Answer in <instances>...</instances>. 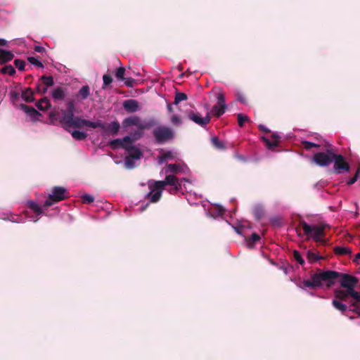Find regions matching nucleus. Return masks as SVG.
Returning <instances> with one entry per match:
<instances>
[{"label": "nucleus", "mask_w": 360, "mask_h": 360, "mask_svg": "<svg viewBox=\"0 0 360 360\" xmlns=\"http://www.w3.org/2000/svg\"><path fill=\"white\" fill-rule=\"evenodd\" d=\"M340 273L335 271H322L319 269L317 272L311 275V280H304L303 285L305 288H315L326 285L328 287L333 285L339 278Z\"/></svg>", "instance_id": "obj_1"}, {"label": "nucleus", "mask_w": 360, "mask_h": 360, "mask_svg": "<svg viewBox=\"0 0 360 360\" xmlns=\"http://www.w3.org/2000/svg\"><path fill=\"white\" fill-rule=\"evenodd\" d=\"M299 227H301L305 236L307 238H312L315 242L325 243V240L323 239L325 237V229L329 227L328 224H321L311 226L308 224L305 221L300 220L299 222Z\"/></svg>", "instance_id": "obj_2"}, {"label": "nucleus", "mask_w": 360, "mask_h": 360, "mask_svg": "<svg viewBox=\"0 0 360 360\" xmlns=\"http://www.w3.org/2000/svg\"><path fill=\"white\" fill-rule=\"evenodd\" d=\"M153 135L156 143L162 144L173 140L175 136V133L170 127L161 125L153 129Z\"/></svg>", "instance_id": "obj_3"}, {"label": "nucleus", "mask_w": 360, "mask_h": 360, "mask_svg": "<svg viewBox=\"0 0 360 360\" xmlns=\"http://www.w3.org/2000/svg\"><path fill=\"white\" fill-rule=\"evenodd\" d=\"M335 148L328 145L326 152H319L314 155L313 162L320 167H328L332 163V156L334 154Z\"/></svg>", "instance_id": "obj_4"}, {"label": "nucleus", "mask_w": 360, "mask_h": 360, "mask_svg": "<svg viewBox=\"0 0 360 360\" xmlns=\"http://www.w3.org/2000/svg\"><path fill=\"white\" fill-rule=\"evenodd\" d=\"M68 197L67 190L61 186H54L52 193L49 194L48 198L44 202V207L47 208L56 202H58L66 199Z\"/></svg>", "instance_id": "obj_5"}, {"label": "nucleus", "mask_w": 360, "mask_h": 360, "mask_svg": "<svg viewBox=\"0 0 360 360\" xmlns=\"http://www.w3.org/2000/svg\"><path fill=\"white\" fill-rule=\"evenodd\" d=\"M332 158V162L334 163L333 172L335 174H342L349 172L350 166L349 163L342 155L337 154L336 150H335Z\"/></svg>", "instance_id": "obj_6"}, {"label": "nucleus", "mask_w": 360, "mask_h": 360, "mask_svg": "<svg viewBox=\"0 0 360 360\" xmlns=\"http://www.w3.org/2000/svg\"><path fill=\"white\" fill-rule=\"evenodd\" d=\"M84 126L96 129L98 127L101 126L99 123H96V122H91L88 120L82 119L79 117L75 116L74 119L70 122V124L66 127H72V128H82ZM68 130L67 129H65Z\"/></svg>", "instance_id": "obj_7"}, {"label": "nucleus", "mask_w": 360, "mask_h": 360, "mask_svg": "<svg viewBox=\"0 0 360 360\" xmlns=\"http://www.w3.org/2000/svg\"><path fill=\"white\" fill-rule=\"evenodd\" d=\"M339 279L341 286L349 290V291L354 289L355 285L359 282V280L356 277L347 274L340 273Z\"/></svg>", "instance_id": "obj_8"}, {"label": "nucleus", "mask_w": 360, "mask_h": 360, "mask_svg": "<svg viewBox=\"0 0 360 360\" xmlns=\"http://www.w3.org/2000/svg\"><path fill=\"white\" fill-rule=\"evenodd\" d=\"M96 123H99L101 125L97 128L101 129L103 131L112 136H116L120 128V124L117 121H113L109 124L103 123L101 120L96 121Z\"/></svg>", "instance_id": "obj_9"}, {"label": "nucleus", "mask_w": 360, "mask_h": 360, "mask_svg": "<svg viewBox=\"0 0 360 360\" xmlns=\"http://www.w3.org/2000/svg\"><path fill=\"white\" fill-rule=\"evenodd\" d=\"M188 117L201 127L206 126L210 122V112H207L205 117H202L198 113L190 112L188 113Z\"/></svg>", "instance_id": "obj_10"}, {"label": "nucleus", "mask_w": 360, "mask_h": 360, "mask_svg": "<svg viewBox=\"0 0 360 360\" xmlns=\"http://www.w3.org/2000/svg\"><path fill=\"white\" fill-rule=\"evenodd\" d=\"M19 108L23 110L31 119L34 121L38 120L39 117L41 115L35 108L32 106L27 105L24 103L19 105Z\"/></svg>", "instance_id": "obj_11"}, {"label": "nucleus", "mask_w": 360, "mask_h": 360, "mask_svg": "<svg viewBox=\"0 0 360 360\" xmlns=\"http://www.w3.org/2000/svg\"><path fill=\"white\" fill-rule=\"evenodd\" d=\"M123 107L128 112H135L140 110L139 102L134 99L126 100L123 103Z\"/></svg>", "instance_id": "obj_12"}, {"label": "nucleus", "mask_w": 360, "mask_h": 360, "mask_svg": "<svg viewBox=\"0 0 360 360\" xmlns=\"http://www.w3.org/2000/svg\"><path fill=\"white\" fill-rule=\"evenodd\" d=\"M271 139L272 141L265 136L262 137V141L265 143L268 149H273L274 148L277 147L278 146L281 136L277 133H273L271 134Z\"/></svg>", "instance_id": "obj_13"}, {"label": "nucleus", "mask_w": 360, "mask_h": 360, "mask_svg": "<svg viewBox=\"0 0 360 360\" xmlns=\"http://www.w3.org/2000/svg\"><path fill=\"white\" fill-rule=\"evenodd\" d=\"M61 113L63 117L60 120V122L63 127L66 129V127L70 124V122L74 119L75 112L65 110L63 109L61 110Z\"/></svg>", "instance_id": "obj_14"}, {"label": "nucleus", "mask_w": 360, "mask_h": 360, "mask_svg": "<svg viewBox=\"0 0 360 360\" xmlns=\"http://www.w3.org/2000/svg\"><path fill=\"white\" fill-rule=\"evenodd\" d=\"M126 150L128 152L127 156L134 160H139L143 155L142 151L134 146H128Z\"/></svg>", "instance_id": "obj_15"}, {"label": "nucleus", "mask_w": 360, "mask_h": 360, "mask_svg": "<svg viewBox=\"0 0 360 360\" xmlns=\"http://www.w3.org/2000/svg\"><path fill=\"white\" fill-rule=\"evenodd\" d=\"M51 96L55 101H62L65 97V91L63 88L58 86L51 91Z\"/></svg>", "instance_id": "obj_16"}, {"label": "nucleus", "mask_w": 360, "mask_h": 360, "mask_svg": "<svg viewBox=\"0 0 360 360\" xmlns=\"http://www.w3.org/2000/svg\"><path fill=\"white\" fill-rule=\"evenodd\" d=\"M158 123L154 119H150L148 120L143 121L140 123L139 122L138 129L141 131L146 129H150L152 127L156 126Z\"/></svg>", "instance_id": "obj_17"}, {"label": "nucleus", "mask_w": 360, "mask_h": 360, "mask_svg": "<svg viewBox=\"0 0 360 360\" xmlns=\"http://www.w3.org/2000/svg\"><path fill=\"white\" fill-rule=\"evenodd\" d=\"M14 58V54L10 51H0V64L3 65L11 61Z\"/></svg>", "instance_id": "obj_18"}, {"label": "nucleus", "mask_w": 360, "mask_h": 360, "mask_svg": "<svg viewBox=\"0 0 360 360\" xmlns=\"http://www.w3.org/2000/svg\"><path fill=\"white\" fill-rule=\"evenodd\" d=\"M335 297L342 301H346L349 297H350V291L346 290H335L334 292Z\"/></svg>", "instance_id": "obj_19"}, {"label": "nucleus", "mask_w": 360, "mask_h": 360, "mask_svg": "<svg viewBox=\"0 0 360 360\" xmlns=\"http://www.w3.org/2000/svg\"><path fill=\"white\" fill-rule=\"evenodd\" d=\"M36 106L39 110L44 111L51 108V103L47 97H44L36 103Z\"/></svg>", "instance_id": "obj_20"}, {"label": "nucleus", "mask_w": 360, "mask_h": 360, "mask_svg": "<svg viewBox=\"0 0 360 360\" xmlns=\"http://www.w3.org/2000/svg\"><path fill=\"white\" fill-rule=\"evenodd\" d=\"M22 98L25 102L32 103L34 101V91L31 88H26L22 91Z\"/></svg>", "instance_id": "obj_21"}, {"label": "nucleus", "mask_w": 360, "mask_h": 360, "mask_svg": "<svg viewBox=\"0 0 360 360\" xmlns=\"http://www.w3.org/2000/svg\"><path fill=\"white\" fill-rule=\"evenodd\" d=\"M140 122V118L139 117H127L124 120L122 124L123 127H127L130 126H137L139 125V122Z\"/></svg>", "instance_id": "obj_22"}, {"label": "nucleus", "mask_w": 360, "mask_h": 360, "mask_svg": "<svg viewBox=\"0 0 360 360\" xmlns=\"http://www.w3.org/2000/svg\"><path fill=\"white\" fill-rule=\"evenodd\" d=\"M153 191H151L149 192L146 195V198L149 199L150 202H157L161 198L162 191H157L155 193H153Z\"/></svg>", "instance_id": "obj_23"}, {"label": "nucleus", "mask_w": 360, "mask_h": 360, "mask_svg": "<svg viewBox=\"0 0 360 360\" xmlns=\"http://www.w3.org/2000/svg\"><path fill=\"white\" fill-rule=\"evenodd\" d=\"M109 146L112 149H116V148L121 147L126 150V148L128 147V146L127 144H123V141H122V139H113V140L110 141L109 143Z\"/></svg>", "instance_id": "obj_24"}, {"label": "nucleus", "mask_w": 360, "mask_h": 360, "mask_svg": "<svg viewBox=\"0 0 360 360\" xmlns=\"http://www.w3.org/2000/svg\"><path fill=\"white\" fill-rule=\"evenodd\" d=\"M260 240V236L253 233L250 237L246 238V242L249 248H252L254 245Z\"/></svg>", "instance_id": "obj_25"}, {"label": "nucleus", "mask_w": 360, "mask_h": 360, "mask_svg": "<svg viewBox=\"0 0 360 360\" xmlns=\"http://www.w3.org/2000/svg\"><path fill=\"white\" fill-rule=\"evenodd\" d=\"M40 81L41 84L47 88L54 84L53 77L52 76L42 75L40 77Z\"/></svg>", "instance_id": "obj_26"}, {"label": "nucleus", "mask_w": 360, "mask_h": 360, "mask_svg": "<svg viewBox=\"0 0 360 360\" xmlns=\"http://www.w3.org/2000/svg\"><path fill=\"white\" fill-rule=\"evenodd\" d=\"M27 206L30 209H31L34 213H36L38 215L42 214L43 212L41 206H39L38 204H37L35 202L32 200H30L27 202Z\"/></svg>", "instance_id": "obj_27"}, {"label": "nucleus", "mask_w": 360, "mask_h": 360, "mask_svg": "<svg viewBox=\"0 0 360 360\" xmlns=\"http://www.w3.org/2000/svg\"><path fill=\"white\" fill-rule=\"evenodd\" d=\"M90 95V88L88 85L83 86L78 92V96L82 100H84Z\"/></svg>", "instance_id": "obj_28"}, {"label": "nucleus", "mask_w": 360, "mask_h": 360, "mask_svg": "<svg viewBox=\"0 0 360 360\" xmlns=\"http://www.w3.org/2000/svg\"><path fill=\"white\" fill-rule=\"evenodd\" d=\"M334 252L338 255H349L352 253V250L349 248L336 246L334 248Z\"/></svg>", "instance_id": "obj_29"}, {"label": "nucleus", "mask_w": 360, "mask_h": 360, "mask_svg": "<svg viewBox=\"0 0 360 360\" xmlns=\"http://www.w3.org/2000/svg\"><path fill=\"white\" fill-rule=\"evenodd\" d=\"M149 188L151 189V191H162L165 186V184L163 182V181H154L153 184H148Z\"/></svg>", "instance_id": "obj_30"}, {"label": "nucleus", "mask_w": 360, "mask_h": 360, "mask_svg": "<svg viewBox=\"0 0 360 360\" xmlns=\"http://www.w3.org/2000/svg\"><path fill=\"white\" fill-rule=\"evenodd\" d=\"M211 142L214 147L218 150H225L226 146H224V143L221 141L218 137L214 136L211 139Z\"/></svg>", "instance_id": "obj_31"}, {"label": "nucleus", "mask_w": 360, "mask_h": 360, "mask_svg": "<svg viewBox=\"0 0 360 360\" xmlns=\"http://www.w3.org/2000/svg\"><path fill=\"white\" fill-rule=\"evenodd\" d=\"M72 136L77 141H82L86 139L87 134L83 131L75 130L71 133Z\"/></svg>", "instance_id": "obj_32"}, {"label": "nucleus", "mask_w": 360, "mask_h": 360, "mask_svg": "<svg viewBox=\"0 0 360 360\" xmlns=\"http://www.w3.org/2000/svg\"><path fill=\"white\" fill-rule=\"evenodd\" d=\"M163 182L165 184V186H174L179 184L178 179L174 175H167L165 180H163Z\"/></svg>", "instance_id": "obj_33"}, {"label": "nucleus", "mask_w": 360, "mask_h": 360, "mask_svg": "<svg viewBox=\"0 0 360 360\" xmlns=\"http://www.w3.org/2000/svg\"><path fill=\"white\" fill-rule=\"evenodd\" d=\"M225 110L226 108H222L219 106V105L216 104L212 107L211 112L214 116L219 117L225 112Z\"/></svg>", "instance_id": "obj_34"}, {"label": "nucleus", "mask_w": 360, "mask_h": 360, "mask_svg": "<svg viewBox=\"0 0 360 360\" xmlns=\"http://www.w3.org/2000/svg\"><path fill=\"white\" fill-rule=\"evenodd\" d=\"M332 304L336 309H338L342 312L345 311L347 309V307L346 304L342 303L341 302H340L337 300H333L332 302Z\"/></svg>", "instance_id": "obj_35"}, {"label": "nucleus", "mask_w": 360, "mask_h": 360, "mask_svg": "<svg viewBox=\"0 0 360 360\" xmlns=\"http://www.w3.org/2000/svg\"><path fill=\"white\" fill-rule=\"evenodd\" d=\"M187 99V95L184 93L176 91L175 94L174 104L177 105L181 101H186Z\"/></svg>", "instance_id": "obj_36"}, {"label": "nucleus", "mask_w": 360, "mask_h": 360, "mask_svg": "<svg viewBox=\"0 0 360 360\" xmlns=\"http://www.w3.org/2000/svg\"><path fill=\"white\" fill-rule=\"evenodd\" d=\"M253 214L257 219H261L264 215V209L260 206H256L253 210Z\"/></svg>", "instance_id": "obj_37"}, {"label": "nucleus", "mask_w": 360, "mask_h": 360, "mask_svg": "<svg viewBox=\"0 0 360 360\" xmlns=\"http://www.w3.org/2000/svg\"><path fill=\"white\" fill-rule=\"evenodd\" d=\"M0 72L3 74H8V75L12 76L15 73V70L12 65H8L3 67Z\"/></svg>", "instance_id": "obj_38"}, {"label": "nucleus", "mask_w": 360, "mask_h": 360, "mask_svg": "<svg viewBox=\"0 0 360 360\" xmlns=\"http://www.w3.org/2000/svg\"><path fill=\"white\" fill-rule=\"evenodd\" d=\"M307 259L309 261V262L313 263L318 261L319 259H323V257L317 255L312 251H308Z\"/></svg>", "instance_id": "obj_39"}, {"label": "nucleus", "mask_w": 360, "mask_h": 360, "mask_svg": "<svg viewBox=\"0 0 360 360\" xmlns=\"http://www.w3.org/2000/svg\"><path fill=\"white\" fill-rule=\"evenodd\" d=\"M217 105L219 106L226 108V102H225V96L223 92H219L217 96Z\"/></svg>", "instance_id": "obj_40"}, {"label": "nucleus", "mask_w": 360, "mask_h": 360, "mask_svg": "<svg viewBox=\"0 0 360 360\" xmlns=\"http://www.w3.org/2000/svg\"><path fill=\"white\" fill-rule=\"evenodd\" d=\"M237 118H238V125L240 127H243L244 123L245 122H249L250 121V118L248 117V116L245 115L241 114V113H239V114L237 115Z\"/></svg>", "instance_id": "obj_41"}, {"label": "nucleus", "mask_w": 360, "mask_h": 360, "mask_svg": "<svg viewBox=\"0 0 360 360\" xmlns=\"http://www.w3.org/2000/svg\"><path fill=\"white\" fill-rule=\"evenodd\" d=\"M302 145L304 147V149L309 150H311L312 148H319V145L308 141H303L302 142Z\"/></svg>", "instance_id": "obj_42"}, {"label": "nucleus", "mask_w": 360, "mask_h": 360, "mask_svg": "<svg viewBox=\"0 0 360 360\" xmlns=\"http://www.w3.org/2000/svg\"><path fill=\"white\" fill-rule=\"evenodd\" d=\"M124 73H125V68L123 67L119 68L115 73V77L118 80L124 81Z\"/></svg>", "instance_id": "obj_43"}, {"label": "nucleus", "mask_w": 360, "mask_h": 360, "mask_svg": "<svg viewBox=\"0 0 360 360\" xmlns=\"http://www.w3.org/2000/svg\"><path fill=\"white\" fill-rule=\"evenodd\" d=\"M9 96L11 98V101L13 104L19 100L20 98V92L17 91H11L9 93Z\"/></svg>", "instance_id": "obj_44"}, {"label": "nucleus", "mask_w": 360, "mask_h": 360, "mask_svg": "<svg viewBox=\"0 0 360 360\" xmlns=\"http://www.w3.org/2000/svg\"><path fill=\"white\" fill-rule=\"evenodd\" d=\"M14 65L20 71H24L25 67V62L20 59H15L14 60Z\"/></svg>", "instance_id": "obj_45"}, {"label": "nucleus", "mask_w": 360, "mask_h": 360, "mask_svg": "<svg viewBox=\"0 0 360 360\" xmlns=\"http://www.w3.org/2000/svg\"><path fill=\"white\" fill-rule=\"evenodd\" d=\"M125 167L127 169H133L135 167L134 160L127 156L124 160Z\"/></svg>", "instance_id": "obj_46"}, {"label": "nucleus", "mask_w": 360, "mask_h": 360, "mask_svg": "<svg viewBox=\"0 0 360 360\" xmlns=\"http://www.w3.org/2000/svg\"><path fill=\"white\" fill-rule=\"evenodd\" d=\"M173 158L172 153L171 151H167L164 153L162 155L159 157V162L162 163L167 159H171Z\"/></svg>", "instance_id": "obj_47"}, {"label": "nucleus", "mask_w": 360, "mask_h": 360, "mask_svg": "<svg viewBox=\"0 0 360 360\" xmlns=\"http://www.w3.org/2000/svg\"><path fill=\"white\" fill-rule=\"evenodd\" d=\"M349 296L353 298L354 300V302H356V304L357 303H360V292L355 291L354 289H352L350 290Z\"/></svg>", "instance_id": "obj_48"}, {"label": "nucleus", "mask_w": 360, "mask_h": 360, "mask_svg": "<svg viewBox=\"0 0 360 360\" xmlns=\"http://www.w3.org/2000/svg\"><path fill=\"white\" fill-rule=\"evenodd\" d=\"M27 60L38 68H44L43 63L34 57H28Z\"/></svg>", "instance_id": "obj_49"}, {"label": "nucleus", "mask_w": 360, "mask_h": 360, "mask_svg": "<svg viewBox=\"0 0 360 360\" xmlns=\"http://www.w3.org/2000/svg\"><path fill=\"white\" fill-rule=\"evenodd\" d=\"M65 110L75 112V104L73 100H69L66 103V109Z\"/></svg>", "instance_id": "obj_50"}, {"label": "nucleus", "mask_w": 360, "mask_h": 360, "mask_svg": "<svg viewBox=\"0 0 360 360\" xmlns=\"http://www.w3.org/2000/svg\"><path fill=\"white\" fill-rule=\"evenodd\" d=\"M103 88H105V86L109 85L112 82V77L110 75L105 74L103 76Z\"/></svg>", "instance_id": "obj_51"}, {"label": "nucleus", "mask_w": 360, "mask_h": 360, "mask_svg": "<svg viewBox=\"0 0 360 360\" xmlns=\"http://www.w3.org/2000/svg\"><path fill=\"white\" fill-rule=\"evenodd\" d=\"M82 200L83 203H91L94 200V198L89 194H84L82 196Z\"/></svg>", "instance_id": "obj_52"}, {"label": "nucleus", "mask_w": 360, "mask_h": 360, "mask_svg": "<svg viewBox=\"0 0 360 360\" xmlns=\"http://www.w3.org/2000/svg\"><path fill=\"white\" fill-rule=\"evenodd\" d=\"M293 256H294V258L300 264H304V260L302 259V255H300V253L297 251V250H295L293 252Z\"/></svg>", "instance_id": "obj_53"}, {"label": "nucleus", "mask_w": 360, "mask_h": 360, "mask_svg": "<svg viewBox=\"0 0 360 360\" xmlns=\"http://www.w3.org/2000/svg\"><path fill=\"white\" fill-rule=\"evenodd\" d=\"M168 171L172 173H176L180 169V167L176 164L167 165Z\"/></svg>", "instance_id": "obj_54"}, {"label": "nucleus", "mask_w": 360, "mask_h": 360, "mask_svg": "<svg viewBox=\"0 0 360 360\" xmlns=\"http://www.w3.org/2000/svg\"><path fill=\"white\" fill-rule=\"evenodd\" d=\"M359 176H360V167H359L357 169L356 172L354 174V176L347 181V184L352 185V184H354L357 181V179Z\"/></svg>", "instance_id": "obj_55"}, {"label": "nucleus", "mask_w": 360, "mask_h": 360, "mask_svg": "<svg viewBox=\"0 0 360 360\" xmlns=\"http://www.w3.org/2000/svg\"><path fill=\"white\" fill-rule=\"evenodd\" d=\"M124 84L127 87H133L136 83V80L134 79H133L132 77L124 78Z\"/></svg>", "instance_id": "obj_56"}, {"label": "nucleus", "mask_w": 360, "mask_h": 360, "mask_svg": "<svg viewBox=\"0 0 360 360\" xmlns=\"http://www.w3.org/2000/svg\"><path fill=\"white\" fill-rule=\"evenodd\" d=\"M129 136H131L134 141H136L142 137L143 132L141 130L136 131L133 133H131Z\"/></svg>", "instance_id": "obj_57"}, {"label": "nucleus", "mask_w": 360, "mask_h": 360, "mask_svg": "<svg viewBox=\"0 0 360 360\" xmlns=\"http://www.w3.org/2000/svg\"><path fill=\"white\" fill-rule=\"evenodd\" d=\"M173 187L171 188L169 190V192L171 193V194H176L177 193L181 188V184H176V185H174L172 186Z\"/></svg>", "instance_id": "obj_58"}, {"label": "nucleus", "mask_w": 360, "mask_h": 360, "mask_svg": "<svg viewBox=\"0 0 360 360\" xmlns=\"http://www.w3.org/2000/svg\"><path fill=\"white\" fill-rule=\"evenodd\" d=\"M122 141H123V144H127V146H131V143L134 142L135 141L133 139V138L130 136H124Z\"/></svg>", "instance_id": "obj_59"}, {"label": "nucleus", "mask_w": 360, "mask_h": 360, "mask_svg": "<svg viewBox=\"0 0 360 360\" xmlns=\"http://www.w3.org/2000/svg\"><path fill=\"white\" fill-rule=\"evenodd\" d=\"M351 305L354 307L351 311L356 313L360 316V307L356 304V302H352Z\"/></svg>", "instance_id": "obj_60"}, {"label": "nucleus", "mask_w": 360, "mask_h": 360, "mask_svg": "<svg viewBox=\"0 0 360 360\" xmlns=\"http://www.w3.org/2000/svg\"><path fill=\"white\" fill-rule=\"evenodd\" d=\"M172 122L174 124H179L181 123V118L177 116V115H173L172 117Z\"/></svg>", "instance_id": "obj_61"}, {"label": "nucleus", "mask_w": 360, "mask_h": 360, "mask_svg": "<svg viewBox=\"0 0 360 360\" xmlns=\"http://www.w3.org/2000/svg\"><path fill=\"white\" fill-rule=\"evenodd\" d=\"M259 127V129L262 131V132H264V133H270V130L266 127H265L264 125L263 124H259L258 126Z\"/></svg>", "instance_id": "obj_62"}, {"label": "nucleus", "mask_w": 360, "mask_h": 360, "mask_svg": "<svg viewBox=\"0 0 360 360\" xmlns=\"http://www.w3.org/2000/svg\"><path fill=\"white\" fill-rule=\"evenodd\" d=\"M34 49L36 52L38 53H42L45 51V49L41 46H35Z\"/></svg>", "instance_id": "obj_63"}, {"label": "nucleus", "mask_w": 360, "mask_h": 360, "mask_svg": "<svg viewBox=\"0 0 360 360\" xmlns=\"http://www.w3.org/2000/svg\"><path fill=\"white\" fill-rule=\"evenodd\" d=\"M7 41L4 39H0V46H4L7 45ZM4 49L0 48V51H3Z\"/></svg>", "instance_id": "obj_64"}]
</instances>
